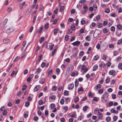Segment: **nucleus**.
<instances>
[{
  "instance_id": "1",
  "label": "nucleus",
  "mask_w": 122,
  "mask_h": 122,
  "mask_svg": "<svg viewBox=\"0 0 122 122\" xmlns=\"http://www.w3.org/2000/svg\"><path fill=\"white\" fill-rule=\"evenodd\" d=\"M108 95L107 92L105 93L101 97L102 101L103 102L106 101L108 98Z\"/></svg>"
},
{
  "instance_id": "2",
  "label": "nucleus",
  "mask_w": 122,
  "mask_h": 122,
  "mask_svg": "<svg viewBox=\"0 0 122 122\" xmlns=\"http://www.w3.org/2000/svg\"><path fill=\"white\" fill-rule=\"evenodd\" d=\"M101 31L100 30L97 29L94 32L93 36H95L94 37H96L98 36L100 34Z\"/></svg>"
},
{
  "instance_id": "3",
  "label": "nucleus",
  "mask_w": 122,
  "mask_h": 122,
  "mask_svg": "<svg viewBox=\"0 0 122 122\" xmlns=\"http://www.w3.org/2000/svg\"><path fill=\"white\" fill-rule=\"evenodd\" d=\"M15 29L13 27H10L6 30V32L7 33H9L13 31Z\"/></svg>"
},
{
  "instance_id": "4",
  "label": "nucleus",
  "mask_w": 122,
  "mask_h": 122,
  "mask_svg": "<svg viewBox=\"0 0 122 122\" xmlns=\"http://www.w3.org/2000/svg\"><path fill=\"white\" fill-rule=\"evenodd\" d=\"M81 70H83L84 72H86L88 70L87 68H86V67L85 65H83L81 68Z\"/></svg>"
},
{
  "instance_id": "5",
  "label": "nucleus",
  "mask_w": 122,
  "mask_h": 122,
  "mask_svg": "<svg viewBox=\"0 0 122 122\" xmlns=\"http://www.w3.org/2000/svg\"><path fill=\"white\" fill-rule=\"evenodd\" d=\"M41 86L40 85H36L34 89V91L35 92L38 91L40 88Z\"/></svg>"
},
{
  "instance_id": "6",
  "label": "nucleus",
  "mask_w": 122,
  "mask_h": 122,
  "mask_svg": "<svg viewBox=\"0 0 122 122\" xmlns=\"http://www.w3.org/2000/svg\"><path fill=\"white\" fill-rule=\"evenodd\" d=\"M80 44V42L79 41H77L72 43V44L74 46H78Z\"/></svg>"
},
{
  "instance_id": "7",
  "label": "nucleus",
  "mask_w": 122,
  "mask_h": 122,
  "mask_svg": "<svg viewBox=\"0 0 122 122\" xmlns=\"http://www.w3.org/2000/svg\"><path fill=\"white\" fill-rule=\"evenodd\" d=\"M109 74L110 75H113L114 76H115L116 74L115 71L113 70H112L110 71L109 72Z\"/></svg>"
},
{
  "instance_id": "8",
  "label": "nucleus",
  "mask_w": 122,
  "mask_h": 122,
  "mask_svg": "<svg viewBox=\"0 0 122 122\" xmlns=\"http://www.w3.org/2000/svg\"><path fill=\"white\" fill-rule=\"evenodd\" d=\"M74 86V84L72 83L70 84L68 86V88L69 89H71L73 88Z\"/></svg>"
},
{
  "instance_id": "9",
  "label": "nucleus",
  "mask_w": 122,
  "mask_h": 122,
  "mask_svg": "<svg viewBox=\"0 0 122 122\" xmlns=\"http://www.w3.org/2000/svg\"><path fill=\"white\" fill-rule=\"evenodd\" d=\"M43 29V27L41 26L40 27L39 29H37L36 31L37 33H41Z\"/></svg>"
},
{
  "instance_id": "10",
  "label": "nucleus",
  "mask_w": 122,
  "mask_h": 122,
  "mask_svg": "<svg viewBox=\"0 0 122 122\" xmlns=\"http://www.w3.org/2000/svg\"><path fill=\"white\" fill-rule=\"evenodd\" d=\"M50 45H49V48L50 50L51 51L53 49V48L54 46V44H52L51 43H49Z\"/></svg>"
},
{
  "instance_id": "11",
  "label": "nucleus",
  "mask_w": 122,
  "mask_h": 122,
  "mask_svg": "<svg viewBox=\"0 0 122 122\" xmlns=\"http://www.w3.org/2000/svg\"><path fill=\"white\" fill-rule=\"evenodd\" d=\"M25 4V2H23L21 4H19V5L20 6V9H22L23 8V6Z\"/></svg>"
},
{
  "instance_id": "12",
  "label": "nucleus",
  "mask_w": 122,
  "mask_h": 122,
  "mask_svg": "<svg viewBox=\"0 0 122 122\" xmlns=\"http://www.w3.org/2000/svg\"><path fill=\"white\" fill-rule=\"evenodd\" d=\"M110 112L112 113H117L118 112V111L116 110L113 108H112Z\"/></svg>"
},
{
  "instance_id": "13",
  "label": "nucleus",
  "mask_w": 122,
  "mask_h": 122,
  "mask_svg": "<svg viewBox=\"0 0 122 122\" xmlns=\"http://www.w3.org/2000/svg\"><path fill=\"white\" fill-rule=\"evenodd\" d=\"M83 9H84V11L85 12H87L88 9V8L87 6L86 5H84L83 6Z\"/></svg>"
},
{
  "instance_id": "14",
  "label": "nucleus",
  "mask_w": 122,
  "mask_h": 122,
  "mask_svg": "<svg viewBox=\"0 0 122 122\" xmlns=\"http://www.w3.org/2000/svg\"><path fill=\"white\" fill-rule=\"evenodd\" d=\"M98 118L100 119H102V113L100 112L99 111H98Z\"/></svg>"
},
{
  "instance_id": "15",
  "label": "nucleus",
  "mask_w": 122,
  "mask_h": 122,
  "mask_svg": "<svg viewBox=\"0 0 122 122\" xmlns=\"http://www.w3.org/2000/svg\"><path fill=\"white\" fill-rule=\"evenodd\" d=\"M10 40L7 39H4L3 40V41L5 43H8L10 42Z\"/></svg>"
},
{
  "instance_id": "16",
  "label": "nucleus",
  "mask_w": 122,
  "mask_h": 122,
  "mask_svg": "<svg viewBox=\"0 0 122 122\" xmlns=\"http://www.w3.org/2000/svg\"><path fill=\"white\" fill-rule=\"evenodd\" d=\"M70 71V67H68L67 68L66 71V75L68 74Z\"/></svg>"
},
{
  "instance_id": "17",
  "label": "nucleus",
  "mask_w": 122,
  "mask_h": 122,
  "mask_svg": "<svg viewBox=\"0 0 122 122\" xmlns=\"http://www.w3.org/2000/svg\"><path fill=\"white\" fill-rule=\"evenodd\" d=\"M108 47L110 48H114V45L112 44H109Z\"/></svg>"
},
{
  "instance_id": "18",
  "label": "nucleus",
  "mask_w": 122,
  "mask_h": 122,
  "mask_svg": "<svg viewBox=\"0 0 122 122\" xmlns=\"http://www.w3.org/2000/svg\"><path fill=\"white\" fill-rule=\"evenodd\" d=\"M8 19L7 18H6L4 20L3 23V27H4V25H5L7 23V21H8Z\"/></svg>"
},
{
  "instance_id": "19",
  "label": "nucleus",
  "mask_w": 122,
  "mask_h": 122,
  "mask_svg": "<svg viewBox=\"0 0 122 122\" xmlns=\"http://www.w3.org/2000/svg\"><path fill=\"white\" fill-rule=\"evenodd\" d=\"M106 120L107 122H108L111 120V118L110 117L108 116L106 117Z\"/></svg>"
},
{
  "instance_id": "20",
  "label": "nucleus",
  "mask_w": 122,
  "mask_h": 122,
  "mask_svg": "<svg viewBox=\"0 0 122 122\" xmlns=\"http://www.w3.org/2000/svg\"><path fill=\"white\" fill-rule=\"evenodd\" d=\"M45 79H41L40 81L39 82L40 83L43 84L45 82Z\"/></svg>"
},
{
  "instance_id": "21",
  "label": "nucleus",
  "mask_w": 122,
  "mask_h": 122,
  "mask_svg": "<svg viewBox=\"0 0 122 122\" xmlns=\"http://www.w3.org/2000/svg\"><path fill=\"white\" fill-rule=\"evenodd\" d=\"M44 37H41L39 40V42L40 43H41L44 40Z\"/></svg>"
},
{
  "instance_id": "22",
  "label": "nucleus",
  "mask_w": 122,
  "mask_h": 122,
  "mask_svg": "<svg viewBox=\"0 0 122 122\" xmlns=\"http://www.w3.org/2000/svg\"><path fill=\"white\" fill-rule=\"evenodd\" d=\"M118 68L120 69H122V63H120L119 64Z\"/></svg>"
},
{
  "instance_id": "23",
  "label": "nucleus",
  "mask_w": 122,
  "mask_h": 122,
  "mask_svg": "<svg viewBox=\"0 0 122 122\" xmlns=\"http://www.w3.org/2000/svg\"><path fill=\"white\" fill-rule=\"evenodd\" d=\"M103 31L104 33H106L107 32L108 30L107 28H104L103 29Z\"/></svg>"
},
{
  "instance_id": "24",
  "label": "nucleus",
  "mask_w": 122,
  "mask_h": 122,
  "mask_svg": "<svg viewBox=\"0 0 122 122\" xmlns=\"http://www.w3.org/2000/svg\"><path fill=\"white\" fill-rule=\"evenodd\" d=\"M98 68V66L97 65H95L93 68V71H95Z\"/></svg>"
},
{
  "instance_id": "25",
  "label": "nucleus",
  "mask_w": 122,
  "mask_h": 122,
  "mask_svg": "<svg viewBox=\"0 0 122 122\" xmlns=\"http://www.w3.org/2000/svg\"><path fill=\"white\" fill-rule=\"evenodd\" d=\"M75 87H77L79 84L78 82L77 81H76L75 82Z\"/></svg>"
},
{
  "instance_id": "26",
  "label": "nucleus",
  "mask_w": 122,
  "mask_h": 122,
  "mask_svg": "<svg viewBox=\"0 0 122 122\" xmlns=\"http://www.w3.org/2000/svg\"><path fill=\"white\" fill-rule=\"evenodd\" d=\"M103 92V89H101L99 90L98 91V92L99 94H102Z\"/></svg>"
},
{
  "instance_id": "27",
  "label": "nucleus",
  "mask_w": 122,
  "mask_h": 122,
  "mask_svg": "<svg viewBox=\"0 0 122 122\" xmlns=\"http://www.w3.org/2000/svg\"><path fill=\"white\" fill-rule=\"evenodd\" d=\"M56 49H54L53 51L52 52V56H53L55 54V53L56 52Z\"/></svg>"
},
{
  "instance_id": "28",
  "label": "nucleus",
  "mask_w": 122,
  "mask_h": 122,
  "mask_svg": "<svg viewBox=\"0 0 122 122\" xmlns=\"http://www.w3.org/2000/svg\"><path fill=\"white\" fill-rule=\"evenodd\" d=\"M68 92L67 91H65L64 93V94L65 95L67 96L68 95Z\"/></svg>"
},
{
  "instance_id": "29",
  "label": "nucleus",
  "mask_w": 122,
  "mask_h": 122,
  "mask_svg": "<svg viewBox=\"0 0 122 122\" xmlns=\"http://www.w3.org/2000/svg\"><path fill=\"white\" fill-rule=\"evenodd\" d=\"M117 28L119 29H120L122 28V26L120 24L117 25Z\"/></svg>"
},
{
  "instance_id": "30",
  "label": "nucleus",
  "mask_w": 122,
  "mask_h": 122,
  "mask_svg": "<svg viewBox=\"0 0 122 122\" xmlns=\"http://www.w3.org/2000/svg\"><path fill=\"white\" fill-rule=\"evenodd\" d=\"M115 27L113 26H112L110 28L111 30L112 31H114L115 30Z\"/></svg>"
},
{
  "instance_id": "31",
  "label": "nucleus",
  "mask_w": 122,
  "mask_h": 122,
  "mask_svg": "<svg viewBox=\"0 0 122 122\" xmlns=\"http://www.w3.org/2000/svg\"><path fill=\"white\" fill-rule=\"evenodd\" d=\"M41 71V70L40 68H39L37 70L36 72H37L39 74Z\"/></svg>"
},
{
  "instance_id": "32",
  "label": "nucleus",
  "mask_w": 122,
  "mask_h": 122,
  "mask_svg": "<svg viewBox=\"0 0 122 122\" xmlns=\"http://www.w3.org/2000/svg\"><path fill=\"white\" fill-rule=\"evenodd\" d=\"M58 29L57 28L55 29L54 32V35H55L58 32Z\"/></svg>"
},
{
  "instance_id": "33",
  "label": "nucleus",
  "mask_w": 122,
  "mask_h": 122,
  "mask_svg": "<svg viewBox=\"0 0 122 122\" xmlns=\"http://www.w3.org/2000/svg\"><path fill=\"white\" fill-rule=\"evenodd\" d=\"M71 28L72 30H74L75 29V27L74 25H72L71 26Z\"/></svg>"
},
{
  "instance_id": "34",
  "label": "nucleus",
  "mask_w": 122,
  "mask_h": 122,
  "mask_svg": "<svg viewBox=\"0 0 122 122\" xmlns=\"http://www.w3.org/2000/svg\"><path fill=\"white\" fill-rule=\"evenodd\" d=\"M79 98L77 97L75 98L74 99V101L75 102H77L79 100Z\"/></svg>"
},
{
  "instance_id": "35",
  "label": "nucleus",
  "mask_w": 122,
  "mask_h": 122,
  "mask_svg": "<svg viewBox=\"0 0 122 122\" xmlns=\"http://www.w3.org/2000/svg\"><path fill=\"white\" fill-rule=\"evenodd\" d=\"M118 117L117 116H115L113 117V120L114 121H116Z\"/></svg>"
},
{
  "instance_id": "36",
  "label": "nucleus",
  "mask_w": 122,
  "mask_h": 122,
  "mask_svg": "<svg viewBox=\"0 0 122 122\" xmlns=\"http://www.w3.org/2000/svg\"><path fill=\"white\" fill-rule=\"evenodd\" d=\"M86 2V0H80V1L79 2V3H81V4H83L85 2Z\"/></svg>"
},
{
  "instance_id": "37",
  "label": "nucleus",
  "mask_w": 122,
  "mask_h": 122,
  "mask_svg": "<svg viewBox=\"0 0 122 122\" xmlns=\"http://www.w3.org/2000/svg\"><path fill=\"white\" fill-rule=\"evenodd\" d=\"M85 39L87 41H89L90 40V37L89 36H87L86 37Z\"/></svg>"
},
{
  "instance_id": "38",
  "label": "nucleus",
  "mask_w": 122,
  "mask_h": 122,
  "mask_svg": "<svg viewBox=\"0 0 122 122\" xmlns=\"http://www.w3.org/2000/svg\"><path fill=\"white\" fill-rule=\"evenodd\" d=\"M99 58V56L98 55L95 56L94 57V59L96 61Z\"/></svg>"
},
{
  "instance_id": "39",
  "label": "nucleus",
  "mask_w": 122,
  "mask_h": 122,
  "mask_svg": "<svg viewBox=\"0 0 122 122\" xmlns=\"http://www.w3.org/2000/svg\"><path fill=\"white\" fill-rule=\"evenodd\" d=\"M112 5L114 8L117 10V9L118 8V6L117 5H116L114 4H112Z\"/></svg>"
},
{
  "instance_id": "40",
  "label": "nucleus",
  "mask_w": 122,
  "mask_h": 122,
  "mask_svg": "<svg viewBox=\"0 0 122 122\" xmlns=\"http://www.w3.org/2000/svg\"><path fill=\"white\" fill-rule=\"evenodd\" d=\"M64 8V7L63 6H61L60 8V11H62L63 10Z\"/></svg>"
},
{
  "instance_id": "41",
  "label": "nucleus",
  "mask_w": 122,
  "mask_h": 122,
  "mask_svg": "<svg viewBox=\"0 0 122 122\" xmlns=\"http://www.w3.org/2000/svg\"><path fill=\"white\" fill-rule=\"evenodd\" d=\"M110 79L109 78H107L106 79V83H107L109 82L110 81Z\"/></svg>"
},
{
  "instance_id": "42",
  "label": "nucleus",
  "mask_w": 122,
  "mask_h": 122,
  "mask_svg": "<svg viewBox=\"0 0 122 122\" xmlns=\"http://www.w3.org/2000/svg\"><path fill=\"white\" fill-rule=\"evenodd\" d=\"M83 90V89L82 87H81L80 88H79L78 89V92L81 91H82Z\"/></svg>"
},
{
  "instance_id": "43",
  "label": "nucleus",
  "mask_w": 122,
  "mask_h": 122,
  "mask_svg": "<svg viewBox=\"0 0 122 122\" xmlns=\"http://www.w3.org/2000/svg\"><path fill=\"white\" fill-rule=\"evenodd\" d=\"M52 70H50L48 72V76H51V75L52 73Z\"/></svg>"
},
{
  "instance_id": "44",
  "label": "nucleus",
  "mask_w": 122,
  "mask_h": 122,
  "mask_svg": "<svg viewBox=\"0 0 122 122\" xmlns=\"http://www.w3.org/2000/svg\"><path fill=\"white\" fill-rule=\"evenodd\" d=\"M113 56H116L118 54V52L117 51H115L113 52Z\"/></svg>"
},
{
  "instance_id": "45",
  "label": "nucleus",
  "mask_w": 122,
  "mask_h": 122,
  "mask_svg": "<svg viewBox=\"0 0 122 122\" xmlns=\"http://www.w3.org/2000/svg\"><path fill=\"white\" fill-rule=\"evenodd\" d=\"M30 103L28 102H26L25 103V106L26 107H28Z\"/></svg>"
},
{
  "instance_id": "46",
  "label": "nucleus",
  "mask_w": 122,
  "mask_h": 122,
  "mask_svg": "<svg viewBox=\"0 0 122 122\" xmlns=\"http://www.w3.org/2000/svg\"><path fill=\"white\" fill-rule=\"evenodd\" d=\"M60 102L62 104H63L64 102V99H61L60 100Z\"/></svg>"
},
{
  "instance_id": "47",
  "label": "nucleus",
  "mask_w": 122,
  "mask_h": 122,
  "mask_svg": "<svg viewBox=\"0 0 122 122\" xmlns=\"http://www.w3.org/2000/svg\"><path fill=\"white\" fill-rule=\"evenodd\" d=\"M81 24L84 25L85 24L86 22L84 20H81Z\"/></svg>"
},
{
  "instance_id": "48",
  "label": "nucleus",
  "mask_w": 122,
  "mask_h": 122,
  "mask_svg": "<svg viewBox=\"0 0 122 122\" xmlns=\"http://www.w3.org/2000/svg\"><path fill=\"white\" fill-rule=\"evenodd\" d=\"M51 108L52 109H54L55 107V105L54 104H52L51 105Z\"/></svg>"
},
{
  "instance_id": "49",
  "label": "nucleus",
  "mask_w": 122,
  "mask_h": 122,
  "mask_svg": "<svg viewBox=\"0 0 122 122\" xmlns=\"http://www.w3.org/2000/svg\"><path fill=\"white\" fill-rule=\"evenodd\" d=\"M87 109V106H86L83 107V110L84 111H86Z\"/></svg>"
},
{
  "instance_id": "50",
  "label": "nucleus",
  "mask_w": 122,
  "mask_h": 122,
  "mask_svg": "<svg viewBox=\"0 0 122 122\" xmlns=\"http://www.w3.org/2000/svg\"><path fill=\"white\" fill-rule=\"evenodd\" d=\"M112 98L113 99H115L116 98V95L115 94H112Z\"/></svg>"
},
{
  "instance_id": "51",
  "label": "nucleus",
  "mask_w": 122,
  "mask_h": 122,
  "mask_svg": "<svg viewBox=\"0 0 122 122\" xmlns=\"http://www.w3.org/2000/svg\"><path fill=\"white\" fill-rule=\"evenodd\" d=\"M69 38V36L68 35H66L65 37V40L66 41L68 40Z\"/></svg>"
},
{
  "instance_id": "52",
  "label": "nucleus",
  "mask_w": 122,
  "mask_h": 122,
  "mask_svg": "<svg viewBox=\"0 0 122 122\" xmlns=\"http://www.w3.org/2000/svg\"><path fill=\"white\" fill-rule=\"evenodd\" d=\"M122 43V39H121L118 40L117 43V44H120Z\"/></svg>"
},
{
  "instance_id": "53",
  "label": "nucleus",
  "mask_w": 122,
  "mask_h": 122,
  "mask_svg": "<svg viewBox=\"0 0 122 122\" xmlns=\"http://www.w3.org/2000/svg\"><path fill=\"white\" fill-rule=\"evenodd\" d=\"M20 58V57L19 56H17L16 57L15 59L14 60V61H16Z\"/></svg>"
},
{
  "instance_id": "54",
  "label": "nucleus",
  "mask_w": 122,
  "mask_h": 122,
  "mask_svg": "<svg viewBox=\"0 0 122 122\" xmlns=\"http://www.w3.org/2000/svg\"><path fill=\"white\" fill-rule=\"evenodd\" d=\"M75 12V10L74 9H72L71 11V14H74Z\"/></svg>"
},
{
  "instance_id": "55",
  "label": "nucleus",
  "mask_w": 122,
  "mask_h": 122,
  "mask_svg": "<svg viewBox=\"0 0 122 122\" xmlns=\"http://www.w3.org/2000/svg\"><path fill=\"white\" fill-rule=\"evenodd\" d=\"M102 25V24L101 23H98V28H100L102 26L101 25Z\"/></svg>"
},
{
  "instance_id": "56",
  "label": "nucleus",
  "mask_w": 122,
  "mask_h": 122,
  "mask_svg": "<svg viewBox=\"0 0 122 122\" xmlns=\"http://www.w3.org/2000/svg\"><path fill=\"white\" fill-rule=\"evenodd\" d=\"M84 30L82 29H81L80 30V32L82 34L84 33Z\"/></svg>"
},
{
  "instance_id": "57",
  "label": "nucleus",
  "mask_w": 122,
  "mask_h": 122,
  "mask_svg": "<svg viewBox=\"0 0 122 122\" xmlns=\"http://www.w3.org/2000/svg\"><path fill=\"white\" fill-rule=\"evenodd\" d=\"M46 63L44 62H43L41 64V67L43 68L46 65Z\"/></svg>"
},
{
  "instance_id": "58",
  "label": "nucleus",
  "mask_w": 122,
  "mask_h": 122,
  "mask_svg": "<svg viewBox=\"0 0 122 122\" xmlns=\"http://www.w3.org/2000/svg\"><path fill=\"white\" fill-rule=\"evenodd\" d=\"M28 72V70L27 69H25L24 71V75L27 74Z\"/></svg>"
},
{
  "instance_id": "59",
  "label": "nucleus",
  "mask_w": 122,
  "mask_h": 122,
  "mask_svg": "<svg viewBox=\"0 0 122 122\" xmlns=\"http://www.w3.org/2000/svg\"><path fill=\"white\" fill-rule=\"evenodd\" d=\"M110 11V10L108 8L106 9L105 10V12L107 13H109Z\"/></svg>"
},
{
  "instance_id": "60",
  "label": "nucleus",
  "mask_w": 122,
  "mask_h": 122,
  "mask_svg": "<svg viewBox=\"0 0 122 122\" xmlns=\"http://www.w3.org/2000/svg\"><path fill=\"white\" fill-rule=\"evenodd\" d=\"M27 86L26 85H24L22 88V90L23 91L25 90Z\"/></svg>"
},
{
  "instance_id": "61",
  "label": "nucleus",
  "mask_w": 122,
  "mask_h": 122,
  "mask_svg": "<svg viewBox=\"0 0 122 122\" xmlns=\"http://www.w3.org/2000/svg\"><path fill=\"white\" fill-rule=\"evenodd\" d=\"M63 109L65 110L66 112L68 110V107L67 106H65L63 107Z\"/></svg>"
},
{
  "instance_id": "62",
  "label": "nucleus",
  "mask_w": 122,
  "mask_h": 122,
  "mask_svg": "<svg viewBox=\"0 0 122 122\" xmlns=\"http://www.w3.org/2000/svg\"><path fill=\"white\" fill-rule=\"evenodd\" d=\"M84 52L83 51H81L79 54V56H82L84 54Z\"/></svg>"
},
{
  "instance_id": "63",
  "label": "nucleus",
  "mask_w": 122,
  "mask_h": 122,
  "mask_svg": "<svg viewBox=\"0 0 122 122\" xmlns=\"http://www.w3.org/2000/svg\"><path fill=\"white\" fill-rule=\"evenodd\" d=\"M56 71L58 73V74L60 72V71L59 68H58L56 69Z\"/></svg>"
},
{
  "instance_id": "64",
  "label": "nucleus",
  "mask_w": 122,
  "mask_h": 122,
  "mask_svg": "<svg viewBox=\"0 0 122 122\" xmlns=\"http://www.w3.org/2000/svg\"><path fill=\"white\" fill-rule=\"evenodd\" d=\"M100 47V45L99 44H97L96 46V47L98 49H99Z\"/></svg>"
}]
</instances>
